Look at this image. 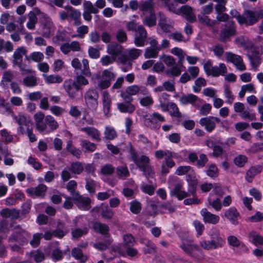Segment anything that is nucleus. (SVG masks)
I'll list each match as a JSON object with an SVG mask.
<instances>
[{
	"instance_id": "f257e3e1",
	"label": "nucleus",
	"mask_w": 263,
	"mask_h": 263,
	"mask_svg": "<svg viewBox=\"0 0 263 263\" xmlns=\"http://www.w3.org/2000/svg\"><path fill=\"white\" fill-rule=\"evenodd\" d=\"M85 103L87 108L92 112H96L99 105V93L93 88L87 89L84 96Z\"/></svg>"
},
{
	"instance_id": "f03ea898",
	"label": "nucleus",
	"mask_w": 263,
	"mask_h": 263,
	"mask_svg": "<svg viewBox=\"0 0 263 263\" xmlns=\"http://www.w3.org/2000/svg\"><path fill=\"white\" fill-rule=\"evenodd\" d=\"M30 234L25 230L17 226L14 228V231L8 238L9 243H17L19 245L27 243Z\"/></svg>"
},
{
	"instance_id": "7ed1b4c3",
	"label": "nucleus",
	"mask_w": 263,
	"mask_h": 263,
	"mask_svg": "<svg viewBox=\"0 0 263 263\" xmlns=\"http://www.w3.org/2000/svg\"><path fill=\"white\" fill-rule=\"evenodd\" d=\"M116 77V74L110 69L104 70L101 74H96V78L98 79V87L101 89H105L108 88L111 85V82Z\"/></svg>"
},
{
	"instance_id": "20e7f679",
	"label": "nucleus",
	"mask_w": 263,
	"mask_h": 263,
	"mask_svg": "<svg viewBox=\"0 0 263 263\" xmlns=\"http://www.w3.org/2000/svg\"><path fill=\"white\" fill-rule=\"evenodd\" d=\"M263 17V10L256 11H245L241 16L239 17V23L245 24L250 26L256 23L258 20Z\"/></svg>"
},
{
	"instance_id": "39448f33",
	"label": "nucleus",
	"mask_w": 263,
	"mask_h": 263,
	"mask_svg": "<svg viewBox=\"0 0 263 263\" xmlns=\"http://www.w3.org/2000/svg\"><path fill=\"white\" fill-rule=\"evenodd\" d=\"M149 161L150 159L148 156L142 155L135 163L145 175L152 176L154 173Z\"/></svg>"
},
{
	"instance_id": "423d86ee",
	"label": "nucleus",
	"mask_w": 263,
	"mask_h": 263,
	"mask_svg": "<svg viewBox=\"0 0 263 263\" xmlns=\"http://www.w3.org/2000/svg\"><path fill=\"white\" fill-rule=\"evenodd\" d=\"M225 56L226 61L233 64L237 70L242 71L246 69V65L240 55L231 52H227Z\"/></svg>"
},
{
	"instance_id": "0eeeda50",
	"label": "nucleus",
	"mask_w": 263,
	"mask_h": 263,
	"mask_svg": "<svg viewBox=\"0 0 263 263\" xmlns=\"http://www.w3.org/2000/svg\"><path fill=\"white\" fill-rule=\"evenodd\" d=\"M236 27L234 22H227L224 25V28L221 30L219 40L223 42L228 41L231 36L234 35Z\"/></svg>"
},
{
	"instance_id": "6e6552de",
	"label": "nucleus",
	"mask_w": 263,
	"mask_h": 263,
	"mask_svg": "<svg viewBox=\"0 0 263 263\" xmlns=\"http://www.w3.org/2000/svg\"><path fill=\"white\" fill-rule=\"evenodd\" d=\"M180 247L184 252L192 258H197L201 255L202 251L197 245L190 242H183Z\"/></svg>"
},
{
	"instance_id": "1a4fd4ad",
	"label": "nucleus",
	"mask_w": 263,
	"mask_h": 263,
	"mask_svg": "<svg viewBox=\"0 0 263 263\" xmlns=\"http://www.w3.org/2000/svg\"><path fill=\"white\" fill-rule=\"evenodd\" d=\"M13 118L20 125L18 129L23 134H25L24 126L26 127V130L33 126L31 118L27 116L20 114L17 116L14 115Z\"/></svg>"
},
{
	"instance_id": "9d476101",
	"label": "nucleus",
	"mask_w": 263,
	"mask_h": 263,
	"mask_svg": "<svg viewBox=\"0 0 263 263\" xmlns=\"http://www.w3.org/2000/svg\"><path fill=\"white\" fill-rule=\"evenodd\" d=\"M157 121L163 122L165 121V118L161 114L158 112H154L150 117L145 120L146 125L152 129H158L160 125L157 123Z\"/></svg>"
},
{
	"instance_id": "9b49d317",
	"label": "nucleus",
	"mask_w": 263,
	"mask_h": 263,
	"mask_svg": "<svg viewBox=\"0 0 263 263\" xmlns=\"http://www.w3.org/2000/svg\"><path fill=\"white\" fill-rule=\"evenodd\" d=\"M72 199L80 210L87 211L90 209L91 199L89 198L83 197L80 194H76Z\"/></svg>"
},
{
	"instance_id": "f8f14e48",
	"label": "nucleus",
	"mask_w": 263,
	"mask_h": 263,
	"mask_svg": "<svg viewBox=\"0 0 263 263\" xmlns=\"http://www.w3.org/2000/svg\"><path fill=\"white\" fill-rule=\"evenodd\" d=\"M43 30L42 35L46 38H49L53 34L55 26L49 17H46L45 20H42Z\"/></svg>"
},
{
	"instance_id": "ddd939ff",
	"label": "nucleus",
	"mask_w": 263,
	"mask_h": 263,
	"mask_svg": "<svg viewBox=\"0 0 263 263\" xmlns=\"http://www.w3.org/2000/svg\"><path fill=\"white\" fill-rule=\"evenodd\" d=\"M220 119L215 117H209L202 118L199 120V124L204 126L205 129L209 132H212L216 127V122L219 123Z\"/></svg>"
},
{
	"instance_id": "4468645a",
	"label": "nucleus",
	"mask_w": 263,
	"mask_h": 263,
	"mask_svg": "<svg viewBox=\"0 0 263 263\" xmlns=\"http://www.w3.org/2000/svg\"><path fill=\"white\" fill-rule=\"evenodd\" d=\"M183 182L179 181L177 182L174 187L170 191V195L172 196L176 197L178 200H181L189 196L188 192L183 190Z\"/></svg>"
},
{
	"instance_id": "2eb2a0df",
	"label": "nucleus",
	"mask_w": 263,
	"mask_h": 263,
	"mask_svg": "<svg viewBox=\"0 0 263 263\" xmlns=\"http://www.w3.org/2000/svg\"><path fill=\"white\" fill-rule=\"evenodd\" d=\"M213 250L222 248L225 244V240L222 237L219 231L215 230L211 234V240H210Z\"/></svg>"
},
{
	"instance_id": "dca6fc26",
	"label": "nucleus",
	"mask_w": 263,
	"mask_h": 263,
	"mask_svg": "<svg viewBox=\"0 0 263 263\" xmlns=\"http://www.w3.org/2000/svg\"><path fill=\"white\" fill-rule=\"evenodd\" d=\"M47 190V186L43 184H40L35 187H30L26 191L32 197L44 198Z\"/></svg>"
},
{
	"instance_id": "f3484780",
	"label": "nucleus",
	"mask_w": 263,
	"mask_h": 263,
	"mask_svg": "<svg viewBox=\"0 0 263 263\" xmlns=\"http://www.w3.org/2000/svg\"><path fill=\"white\" fill-rule=\"evenodd\" d=\"M63 87L70 98L74 99L76 97L79 89L76 88V85L73 81L71 79L65 80Z\"/></svg>"
},
{
	"instance_id": "a211bd4d",
	"label": "nucleus",
	"mask_w": 263,
	"mask_h": 263,
	"mask_svg": "<svg viewBox=\"0 0 263 263\" xmlns=\"http://www.w3.org/2000/svg\"><path fill=\"white\" fill-rule=\"evenodd\" d=\"M136 31L137 34L134 40V43L137 46H143L147 37V32L142 25L138 26Z\"/></svg>"
},
{
	"instance_id": "6ab92c4d",
	"label": "nucleus",
	"mask_w": 263,
	"mask_h": 263,
	"mask_svg": "<svg viewBox=\"0 0 263 263\" xmlns=\"http://www.w3.org/2000/svg\"><path fill=\"white\" fill-rule=\"evenodd\" d=\"M180 15L185 17L186 21L194 23L196 21V16L193 11V8L189 5H184L180 8Z\"/></svg>"
},
{
	"instance_id": "aec40b11",
	"label": "nucleus",
	"mask_w": 263,
	"mask_h": 263,
	"mask_svg": "<svg viewBox=\"0 0 263 263\" xmlns=\"http://www.w3.org/2000/svg\"><path fill=\"white\" fill-rule=\"evenodd\" d=\"M179 101L182 104H190L196 108L199 107L198 102H201V100L197 96L192 93L182 95L180 98Z\"/></svg>"
},
{
	"instance_id": "412c9836",
	"label": "nucleus",
	"mask_w": 263,
	"mask_h": 263,
	"mask_svg": "<svg viewBox=\"0 0 263 263\" xmlns=\"http://www.w3.org/2000/svg\"><path fill=\"white\" fill-rule=\"evenodd\" d=\"M34 119L37 130L40 132L45 130L47 128V123L44 114L39 111L34 114Z\"/></svg>"
},
{
	"instance_id": "4be33fe9",
	"label": "nucleus",
	"mask_w": 263,
	"mask_h": 263,
	"mask_svg": "<svg viewBox=\"0 0 263 263\" xmlns=\"http://www.w3.org/2000/svg\"><path fill=\"white\" fill-rule=\"evenodd\" d=\"M200 213L203 217L204 222L205 223L215 224L219 221V216L209 212L206 208L202 209Z\"/></svg>"
},
{
	"instance_id": "5701e85b",
	"label": "nucleus",
	"mask_w": 263,
	"mask_h": 263,
	"mask_svg": "<svg viewBox=\"0 0 263 263\" xmlns=\"http://www.w3.org/2000/svg\"><path fill=\"white\" fill-rule=\"evenodd\" d=\"M224 216L232 224L237 225L238 224V219L240 214L235 208L231 207L226 210Z\"/></svg>"
},
{
	"instance_id": "b1692460",
	"label": "nucleus",
	"mask_w": 263,
	"mask_h": 263,
	"mask_svg": "<svg viewBox=\"0 0 263 263\" xmlns=\"http://www.w3.org/2000/svg\"><path fill=\"white\" fill-rule=\"evenodd\" d=\"M65 9L68 11V17H70L71 20L74 21V25L75 26H79L81 25V12L79 10L73 9L70 6L65 7Z\"/></svg>"
},
{
	"instance_id": "393cba45",
	"label": "nucleus",
	"mask_w": 263,
	"mask_h": 263,
	"mask_svg": "<svg viewBox=\"0 0 263 263\" xmlns=\"http://www.w3.org/2000/svg\"><path fill=\"white\" fill-rule=\"evenodd\" d=\"M227 241L229 245L231 246L233 250L236 248H240L246 252L248 251V249L245 245L243 242L240 241V240L235 236H229L227 238Z\"/></svg>"
},
{
	"instance_id": "a878e982",
	"label": "nucleus",
	"mask_w": 263,
	"mask_h": 263,
	"mask_svg": "<svg viewBox=\"0 0 263 263\" xmlns=\"http://www.w3.org/2000/svg\"><path fill=\"white\" fill-rule=\"evenodd\" d=\"M81 132L85 133L88 136L97 141L101 140V133L99 130L93 127H84L80 129Z\"/></svg>"
},
{
	"instance_id": "bb28decb",
	"label": "nucleus",
	"mask_w": 263,
	"mask_h": 263,
	"mask_svg": "<svg viewBox=\"0 0 263 263\" xmlns=\"http://www.w3.org/2000/svg\"><path fill=\"white\" fill-rule=\"evenodd\" d=\"M235 43L238 46L242 47L245 49H250L253 46L252 42L244 35L237 37L235 39Z\"/></svg>"
},
{
	"instance_id": "cd10ccee",
	"label": "nucleus",
	"mask_w": 263,
	"mask_h": 263,
	"mask_svg": "<svg viewBox=\"0 0 263 263\" xmlns=\"http://www.w3.org/2000/svg\"><path fill=\"white\" fill-rule=\"evenodd\" d=\"M103 108L104 114L108 116L110 109L111 100L109 94L107 91H104L102 94Z\"/></svg>"
},
{
	"instance_id": "c85d7f7f",
	"label": "nucleus",
	"mask_w": 263,
	"mask_h": 263,
	"mask_svg": "<svg viewBox=\"0 0 263 263\" xmlns=\"http://www.w3.org/2000/svg\"><path fill=\"white\" fill-rule=\"evenodd\" d=\"M101 210V215L102 217L105 219H111L114 216V213L113 211L108 208L107 205L102 204L99 208H94L91 210V212H94L96 210Z\"/></svg>"
},
{
	"instance_id": "c756f323",
	"label": "nucleus",
	"mask_w": 263,
	"mask_h": 263,
	"mask_svg": "<svg viewBox=\"0 0 263 263\" xmlns=\"http://www.w3.org/2000/svg\"><path fill=\"white\" fill-rule=\"evenodd\" d=\"M197 17L200 23L208 27H213L217 24L216 20H211L207 14L200 13Z\"/></svg>"
},
{
	"instance_id": "7c9ffc66",
	"label": "nucleus",
	"mask_w": 263,
	"mask_h": 263,
	"mask_svg": "<svg viewBox=\"0 0 263 263\" xmlns=\"http://www.w3.org/2000/svg\"><path fill=\"white\" fill-rule=\"evenodd\" d=\"M186 181L188 182L189 187L192 188L191 190H189V193L194 195L195 193V187L198 184L196 174L194 171H192L186 176Z\"/></svg>"
},
{
	"instance_id": "2f4dec72",
	"label": "nucleus",
	"mask_w": 263,
	"mask_h": 263,
	"mask_svg": "<svg viewBox=\"0 0 263 263\" xmlns=\"http://www.w3.org/2000/svg\"><path fill=\"white\" fill-rule=\"evenodd\" d=\"M0 214L3 218H9L11 219H16L18 218L20 215L18 211L16 210L8 208L3 209L1 211Z\"/></svg>"
},
{
	"instance_id": "473e14b6",
	"label": "nucleus",
	"mask_w": 263,
	"mask_h": 263,
	"mask_svg": "<svg viewBox=\"0 0 263 263\" xmlns=\"http://www.w3.org/2000/svg\"><path fill=\"white\" fill-rule=\"evenodd\" d=\"M206 145L213 149V156L215 157L220 156L223 153L222 148L220 146L216 145L215 143L211 139L206 141Z\"/></svg>"
},
{
	"instance_id": "72a5a7b5",
	"label": "nucleus",
	"mask_w": 263,
	"mask_h": 263,
	"mask_svg": "<svg viewBox=\"0 0 263 263\" xmlns=\"http://www.w3.org/2000/svg\"><path fill=\"white\" fill-rule=\"evenodd\" d=\"M27 52V50L24 47L17 48L13 55V64H18V62H22V58Z\"/></svg>"
},
{
	"instance_id": "f704fd0d",
	"label": "nucleus",
	"mask_w": 263,
	"mask_h": 263,
	"mask_svg": "<svg viewBox=\"0 0 263 263\" xmlns=\"http://www.w3.org/2000/svg\"><path fill=\"white\" fill-rule=\"evenodd\" d=\"M160 20L159 21V26L165 32H170L171 29L173 28V24L172 22L170 24H167V21L165 16L162 14L161 13H159Z\"/></svg>"
},
{
	"instance_id": "c9c22d12",
	"label": "nucleus",
	"mask_w": 263,
	"mask_h": 263,
	"mask_svg": "<svg viewBox=\"0 0 263 263\" xmlns=\"http://www.w3.org/2000/svg\"><path fill=\"white\" fill-rule=\"evenodd\" d=\"M154 6L155 3L153 1H142L139 4V9L143 12L149 11L150 13H154Z\"/></svg>"
},
{
	"instance_id": "e433bc0d",
	"label": "nucleus",
	"mask_w": 263,
	"mask_h": 263,
	"mask_svg": "<svg viewBox=\"0 0 263 263\" xmlns=\"http://www.w3.org/2000/svg\"><path fill=\"white\" fill-rule=\"evenodd\" d=\"M261 172L260 166L251 167L246 173V179L248 182H252L256 175Z\"/></svg>"
},
{
	"instance_id": "4c0bfd02",
	"label": "nucleus",
	"mask_w": 263,
	"mask_h": 263,
	"mask_svg": "<svg viewBox=\"0 0 263 263\" xmlns=\"http://www.w3.org/2000/svg\"><path fill=\"white\" fill-rule=\"evenodd\" d=\"M227 73V68L224 63H220L218 66H214L211 70V74L213 77L220 75L224 76Z\"/></svg>"
},
{
	"instance_id": "58836bf2",
	"label": "nucleus",
	"mask_w": 263,
	"mask_h": 263,
	"mask_svg": "<svg viewBox=\"0 0 263 263\" xmlns=\"http://www.w3.org/2000/svg\"><path fill=\"white\" fill-rule=\"evenodd\" d=\"M118 109L122 112L132 114L135 110V106L130 103H119L117 104Z\"/></svg>"
},
{
	"instance_id": "ea45409f",
	"label": "nucleus",
	"mask_w": 263,
	"mask_h": 263,
	"mask_svg": "<svg viewBox=\"0 0 263 263\" xmlns=\"http://www.w3.org/2000/svg\"><path fill=\"white\" fill-rule=\"evenodd\" d=\"M43 78L46 83L50 84L53 83H61L63 81L61 76L58 74H43Z\"/></svg>"
},
{
	"instance_id": "a19ab883",
	"label": "nucleus",
	"mask_w": 263,
	"mask_h": 263,
	"mask_svg": "<svg viewBox=\"0 0 263 263\" xmlns=\"http://www.w3.org/2000/svg\"><path fill=\"white\" fill-rule=\"evenodd\" d=\"M73 81L76 85V88L79 90L81 89L83 86H86L89 84L88 80L83 74L77 75Z\"/></svg>"
},
{
	"instance_id": "79ce46f5",
	"label": "nucleus",
	"mask_w": 263,
	"mask_h": 263,
	"mask_svg": "<svg viewBox=\"0 0 263 263\" xmlns=\"http://www.w3.org/2000/svg\"><path fill=\"white\" fill-rule=\"evenodd\" d=\"M93 228L96 232L103 235L108 234L109 230V227L107 224L100 222H96L94 223Z\"/></svg>"
},
{
	"instance_id": "37998d69",
	"label": "nucleus",
	"mask_w": 263,
	"mask_h": 263,
	"mask_svg": "<svg viewBox=\"0 0 263 263\" xmlns=\"http://www.w3.org/2000/svg\"><path fill=\"white\" fill-rule=\"evenodd\" d=\"M141 243H144L145 247L143 248V252L145 254H154L156 252V247L154 243L150 240H140Z\"/></svg>"
},
{
	"instance_id": "c03bdc74",
	"label": "nucleus",
	"mask_w": 263,
	"mask_h": 263,
	"mask_svg": "<svg viewBox=\"0 0 263 263\" xmlns=\"http://www.w3.org/2000/svg\"><path fill=\"white\" fill-rule=\"evenodd\" d=\"M66 149L73 156L79 158L82 154V152L79 148L74 147L71 141H68L66 145Z\"/></svg>"
},
{
	"instance_id": "a18cd8bd",
	"label": "nucleus",
	"mask_w": 263,
	"mask_h": 263,
	"mask_svg": "<svg viewBox=\"0 0 263 263\" xmlns=\"http://www.w3.org/2000/svg\"><path fill=\"white\" fill-rule=\"evenodd\" d=\"M155 157L157 159H161L165 157V160L172 159L173 157L172 152L168 150L159 149L155 152Z\"/></svg>"
},
{
	"instance_id": "49530a36",
	"label": "nucleus",
	"mask_w": 263,
	"mask_h": 263,
	"mask_svg": "<svg viewBox=\"0 0 263 263\" xmlns=\"http://www.w3.org/2000/svg\"><path fill=\"white\" fill-rule=\"evenodd\" d=\"M88 232V228L84 227L83 228H76L71 231V235L73 238H79L83 235H86Z\"/></svg>"
},
{
	"instance_id": "de8ad7c7",
	"label": "nucleus",
	"mask_w": 263,
	"mask_h": 263,
	"mask_svg": "<svg viewBox=\"0 0 263 263\" xmlns=\"http://www.w3.org/2000/svg\"><path fill=\"white\" fill-rule=\"evenodd\" d=\"M69 167L71 172L75 175H79L84 171L83 164L79 161L72 163Z\"/></svg>"
},
{
	"instance_id": "09e8293b",
	"label": "nucleus",
	"mask_w": 263,
	"mask_h": 263,
	"mask_svg": "<svg viewBox=\"0 0 263 263\" xmlns=\"http://www.w3.org/2000/svg\"><path fill=\"white\" fill-rule=\"evenodd\" d=\"M175 164V162L172 159L164 160L161 165V173L166 175L169 172V169L173 167Z\"/></svg>"
},
{
	"instance_id": "8fccbe9b",
	"label": "nucleus",
	"mask_w": 263,
	"mask_h": 263,
	"mask_svg": "<svg viewBox=\"0 0 263 263\" xmlns=\"http://www.w3.org/2000/svg\"><path fill=\"white\" fill-rule=\"evenodd\" d=\"M81 146L85 149L86 152H93L97 148V145L94 143H92L87 140H81Z\"/></svg>"
},
{
	"instance_id": "3c124183",
	"label": "nucleus",
	"mask_w": 263,
	"mask_h": 263,
	"mask_svg": "<svg viewBox=\"0 0 263 263\" xmlns=\"http://www.w3.org/2000/svg\"><path fill=\"white\" fill-rule=\"evenodd\" d=\"M160 47H147L145 51L144 57L146 59L156 58L157 57Z\"/></svg>"
},
{
	"instance_id": "603ef678",
	"label": "nucleus",
	"mask_w": 263,
	"mask_h": 263,
	"mask_svg": "<svg viewBox=\"0 0 263 263\" xmlns=\"http://www.w3.org/2000/svg\"><path fill=\"white\" fill-rule=\"evenodd\" d=\"M121 52L122 47L119 45L109 46L107 49V53L115 60Z\"/></svg>"
},
{
	"instance_id": "864d4df0",
	"label": "nucleus",
	"mask_w": 263,
	"mask_h": 263,
	"mask_svg": "<svg viewBox=\"0 0 263 263\" xmlns=\"http://www.w3.org/2000/svg\"><path fill=\"white\" fill-rule=\"evenodd\" d=\"M208 206H211L216 211L221 210L222 206L221 200L218 198L215 200H212L211 197H209L208 199Z\"/></svg>"
},
{
	"instance_id": "5fc2aeb1",
	"label": "nucleus",
	"mask_w": 263,
	"mask_h": 263,
	"mask_svg": "<svg viewBox=\"0 0 263 263\" xmlns=\"http://www.w3.org/2000/svg\"><path fill=\"white\" fill-rule=\"evenodd\" d=\"M26 58L28 61L40 63L43 61L44 58V56L43 53L41 52L34 51L30 53Z\"/></svg>"
},
{
	"instance_id": "6e6d98bb",
	"label": "nucleus",
	"mask_w": 263,
	"mask_h": 263,
	"mask_svg": "<svg viewBox=\"0 0 263 263\" xmlns=\"http://www.w3.org/2000/svg\"><path fill=\"white\" fill-rule=\"evenodd\" d=\"M104 138L107 140H113L117 136V134L114 128L111 126H106L104 130Z\"/></svg>"
},
{
	"instance_id": "4d7b16f0",
	"label": "nucleus",
	"mask_w": 263,
	"mask_h": 263,
	"mask_svg": "<svg viewBox=\"0 0 263 263\" xmlns=\"http://www.w3.org/2000/svg\"><path fill=\"white\" fill-rule=\"evenodd\" d=\"M72 255L77 259H79L82 262H85L88 259L86 255H83L79 248H74L72 250Z\"/></svg>"
},
{
	"instance_id": "13d9d810",
	"label": "nucleus",
	"mask_w": 263,
	"mask_h": 263,
	"mask_svg": "<svg viewBox=\"0 0 263 263\" xmlns=\"http://www.w3.org/2000/svg\"><path fill=\"white\" fill-rule=\"evenodd\" d=\"M181 73L180 68L176 65L172 66V67L165 71L166 74L170 77H175L179 76Z\"/></svg>"
},
{
	"instance_id": "bf43d9fd",
	"label": "nucleus",
	"mask_w": 263,
	"mask_h": 263,
	"mask_svg": "<svg viewBox=\"0 0 263 263\" xmlns=\"http://www.w3.org/2000/svg\"><path fill=\"white\" fill-rule=\"evenodd\" d=\"M88 32V27L86 25H82L77 28V34L72 35V37H78L83 39Z\"/></svg>"
},
{
	"instance_id": "052dcab7",
	"label": "nucleus",
	"mask_w": 263,
	"mask_h": 263,
	"mask_svg": "<svg viewBox=\"0 0 263 263\" xmlns=\"http://www.w3.org/2000/svg\"><path fill=\"white\" fill-rule=\"evenodd\" d=\"M239 115L241 118L248 119L250 121L255 120L256 119L255 112H253L252 110L249 108L246 110L244 109Z\"/></svg>"
},
{
	"instance_id": "680f3d73",
	"label": "nucleus",
	"mask_w": 263,
	"mask_h": 263,
	"mask_svg": "<svg viewBox=\"0 0 263 263\" xmlns=\"http://www.w3.org/2000/svg\"><path fill=\"white\" fill-rule=\"evenodd\" d=\"M116 174L117 176L122 179H124L129 175V172L126 166H119L116 168Z\"/></svg>"
},
{
	"instance_id": "e2e57ef3",
	"label": "nucleus",
	"mask_w": 263,
	"mask_h": 263,
	"mask_svg": "<svg viewBox=\"0 0 263 263\" xmlns=\"http://www.w3.org/2000/svg\"><path fill=\"white\" fill-rule=\"evenodd\" d=\"M84 11L91 12L93 14H97L99 12V10L89 1H84L83 3Z\"/></svg>"
},
{
	"instance_id": "0e129e2a",
	"label": "nucleus",
	"mask_w": 263,
	"mask_h": 263,
	"mask_svg": "<svg viewBox=\"0 0 263 263\" xmlns=\"http://www.w3.org/2000/svg\"><path fill=\"white\" fill-rule=\"evenodd\" d=\"M77 187V183L73 180L69 181L66 185V189L70 193L72 198L75 197V194H79L78 192L76 191Z\"/></svg>"
},
{
	"instance_id": "69168bd1",
	"label": "nucleus",
	"mask_w": 263,
	"mask_h": 263,
	"mask_svg": "<svg viewBox=\"0 0 263 263\" xmlns=\"http://www.w3.org/2000/svg\"><path fill=\"white\" fill-rule=\"evenodd\" d=\"M171 53L178 57L179 63L182 64L186 55L185 52L181 48L175 47L172 49Z\"/></svg>"
},
{
	"instance_id": "338daca9",
	"label": "nucleus",
	"mask_w": 263,
	"mask_h": 263,
	"mask_svg": "<svg viewBox=\"0 0 263 263\" xmlns=\"http://www.w3.org/2000/svg\"><path fill=\"white\" fill-rule=\"evenodd\" d=\"M168 111L172 116L180 118L181 114L179 111V109L177 105L173 102L168 103Z\"/></svg>"
},
{
	"instance_id": "774afa93",
	"label": "nucleus",
	"mask_w": 263,
	"mask_h": 263,
	"mask_svg": "<svg viewBox=\"0 0 263 263\" xmlns=\"http://www.w3.org/2000/svg\"><path fill=\"white\" fill-rule=\"evenodd\" d=\"M24 84L27 87H34L37 85V78L33 76H27L23 79Z\"/></svg>"
}]
</instances>
